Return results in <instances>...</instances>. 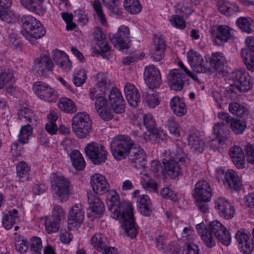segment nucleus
<instances>
[{
    "instance_id": "obj_32",
    "label": "nucleus",
    "mask_w": 254,
    "mask_h": 254,
    "mask_svg": "<svg viewBox=\"0 0 254 254\" xmlns=\"http://www.w3.org/2000/svg\"><path fill=\"white\" fill-rule=\"evenodd\" d=\"M167 79L172 89L176 91L182 89L184 83L183 77L178 69L171 70L167 76Z\"/></svg>"
},
{
    "instance_id": "obj_64",
    "label": "nucleus",
    "mask_w": 254,
    "mask_h": 254,
    "mask_svg": "<svg viewBox=\"0 0 254 254\" xmlns=\"http://www.w3.org/2000/svg\"><path fill=\"white\" fill-rule=\"evenodd\" d=\"M65 213L63 208L59 205L54 206L51 215L47 216L52 217L60 222H62L64 219Z\"/></svg>"
},
{
    "instance_id": "obj_8",
    "label": "nucleus",
    "mask_w": 254,
    "mask_h": 254,
    "mask_svg": "<svg viewBox=\"0 0 254 254\" xmlns=\"http://www.w3.org/2000/svg\"><path fill=\"white\" fill-rule=\"evenodd\" d=\"M160 167L158 161L154 160L151 163V168L148 173L147 168H145L141 173V184L146 191L149 192H156L158 190V185L150 177H157L162 173L160 172Z\"/></svg>"
},
{
    "instance_id": "obj_58",
    "label": "nucleus",
    "mask_w": 254,
    "mask_h": 254,
    "mask_svg": "<svg viewBox=\"0 0 254 254\" xmlns=\"http://www.w3.org/2000/svg\"><path fill=\"white\" fill-rule=\"evenodd\" d=\"M30 249L34 254H41L42 249V240L38 237H33L29 241Z\"/></svg>"
},
{
    "instance_id": "obj_54",
    "label": "nucleus",
    "mask_w": 254,
    "mask_h": 254,
    "mask_svg": "<svg viewBox=\"0 0 254 254\" xmlns=\"http://www.w3.org/2000/svg\"><path fill=\"white\" fill-rule=\"evenodd\" d=\"M230 126L235 134H242L247 127V123L244 120L233 118L231 120Z\"/></svg>"
},
{
    "instance_id": "obj_60",
    "label": "nucleus",
    "mask_w": 254,
    "mask_h": 254,
    "mask_svg": "<svg viewBox=\"0 0 254 254\" xmlns=\"http://www.w3.org/2000/svg\"><path fill=\"white\" fill-rule=\"evenodd\" d=\"M86 79V75L84 70L80 69L74 73L73 82L76 86L80 87L84 84Z\"/></svg>"
},
{
    "instance_id": "obj_7",
    "label": "nucleus",
    "mask_w": 254,
    "mask_h": 254,
    "mask_svg": "<svg viewBox=\"0 0 254 254\" xmlns=\"http://www.w3.org/2000/svg\"><path fill=\"white\" fill-rule=\"evenodd\" d=\"M73 132L78 138H85L89 135L92 122L89 115L85 112L75 114L71 121Z\"/></svg>"
},
{
    "instance_id": "obj_45",
    "label": "nucleus",
    "mask_w": 254,
    "mask_h": 254,
    "mask_svg": "<svg viewBox=\"0 0 254 254\" xmlns=\"http://www.w3.org/2000/svg\"><path fill=\"white\" fill-rule=\"evenodd\" d=\"M60 110L66 113H73L76 111V107L74 102L66 97L61 98L58 103Z\"/></svg>"
},
{
    "instance_id": "obj_1",
    "label": "nucleus",
    "mask_w": 254,
    "mask_h": 254,
    "mask_svg": "<svg viewBox=\"0 0 254 254\" xmlns=\"http://www.w3.org/2000/svg\"><path fill=\"white\" fill-rule=\"evenodd\" d=\"M110 81L107 74L100 72L97 75L96 86L90 89L89 96L91 100H96L95 108L99 116L104 120L109 121L112 119L111 110L115 113L121 114L125 110V102L118 88H113L108 100L105 97V93L110 87Z\"/></svg>"
},
{
    "instance_id": "obj_55",
    "label": "nucleus",
    "mask_w": 254,
    "mask_h": 254,
    "mask_svg": "<svg viewBox=\"0 0 254 254\" xmlns=\"http://www.w3.org/2000/svg\"><path fill=\"white\" fill-rule=\"evenodd\" d=\"M252 20L244 17H240L236 20V24L243 31L248 34L253 31L251 23Z\"/></svg>"
},
{
    "instance_id": "obj_56",
    "label": "nucleus",
    "mask_w": 254,
    "mask_h": 254,
    "mask_svg": "<svg viewBox=\"0 0 254 254\" xmlns=\"http://www.w3.org/2000/svg\"><path fill=\"white\" fill-rule=\"evenodd\" d=\"M177 14H173L169 19L171 26L178 29L183 30L186 27V23L185 19L181 16Z\"/></svg>"
},
{
    "instance_id": "obj_39",
    "label": "nucleus",
    "mask_w": 254,
    "mask_h": 254,
    "mask_svg": "<svg viewBox=\"0 0 254 254\" xmlns=\"http://www.w3.org/2000/svg\"><path fill=\"white\" fill-rule=\"evenodd\" d=\"M131 158V162L134 167L144 168L146 163V155L144 150L140 147L135 149Z\"/></svg>"
},
{
    "instance_id": "obj_53",
    "label": "nucleus",
    "mask_w": 254,
    "mask_h": 254,
    "mask_svg": "<svg viewBox=\"0 0 254 254\" xmlns=\"http://www.w3.org/2000/svg\"><path fill=\"white\" fill-rule=\"evenodd\" d=\"M167 243L168 240L164 236H159L156 239V246L159 249L164 251L165 252L178 250L179 248L177 244L173 248H172L170 245L167 244Z\"/></svg>"
},
{
    "instance_id": "obj_29",
    "label": "nucleus",
    "mask_w": 254,
    "mask_h": 254,
    "mask_svg": "<svg viewBox=\"0 0 254 254\" xmlns=\"http://www.w3.org/2000/svg\"><path fill=\"white\" fill-rule=\"evenodd\" d=\"M36 68L43 72L44 69L52 71L54 67V64L50 58L48 51H44L41 56L34 61Z\"/></svg>"
},
{
    "instance_id": "obj_28",
    "label": "nucleus",
    "mask_w": 254,
    "mask_h": 254,
    "mask_svg": "<svg viewBox=\"0 0 254 254\" xmlns=\"http://www.w3.org/2000/svg\"><path fill=\"white\" fill-rule=\"evenodd\" d=\"M126 99L130 106L136 107L140 103V96L137 88L131 83H127L124 87Z\"/></svg>"
},
{
    "instance_id": "obj_49",
    "label": "nucleus",
    "mask_w": 254,
    "mask_h": 254,
    "mask_svg": "<svg viewBox=\"0 0 254 254\" xmlns=\"http://www.w3.org/2000/svg\"><path fill=\"white\" fill-rule=\"evenodd\" d=\"M17 176L22 182L27 181L29 179L30 168L24 162H20L16 166Z\"/></svg>"
},
{
    "instance_id": "obj_24",
    "label": "nucleus",
    "mask_w": 254,
    "mask_h": 254,
    "mask_svg": "<svg viewBox=\"0 0 254 254\" xmlns=\"http://www.w3.org/2000/svg\"><path fill=\"white\" fill-rule=\"evenodd\" d=\"M160 164V171H162V174L168 176L172 179H175L177 178L180 174V168L178 163L175 161L174 160L171 159L169 156H167L164 158L163 160V163L164 167V172L162 171L161 169V164Z\"/></svg>"
},
{
    "instance_id": "obj_16",
    "label": "nucleus",
    "mask_w": 254,
    "mask_h": 254,
    "mask_svg": "<svg viewBox=\"0 0 254 254\" xmlns=\"http://www.w3.org/2000/svg\"><path fill=\"white\" fill-rule=\"evenodd\" d=\"M235 238L240 251L244 254H251L254 250V244L248 232L241 229L237 232Z\"/></svg>"
},
{
    "instance_id": "obj_5",
    "label": "nucleus",
    "mask_w": 254,
    "mask_h": 254,
    "mask_svg": "<svg viewBox=\"0 0 254 254\" xmlns=\"http://www.w3.org/2000/svg\"><path fill=\"white\" fill-rule=\"evenodd\" d=\"M52 192L54 197L61 202H65L69 198L70 182L60 172H53L50 176Z\"/></svg>"
},
{
    "instance_id": "obj_22",
    "label": "nucleus",
    "mask_w": 254,
    "mask_h": 254,
    "mask_svg": "<svg viewBox=\"0 0 254 254\" xmlns=\"http://www.w3.org/2000/svg\"><path fill=\"white\" fill-rule=\"evenodd\" d=\"M212 195L211 187L206 181L201 180L196 183L193 193L195 200L210 201Z\"/></svg>"
},
{
    "instance_id": "obj_36",
    "label": "nucleus",
    "mask_w": 254,
    "mask_h": 254,
    "mask_svg": "<svg viewBox=\"0 0 254 254\" xmlns=\"http://www.w3.org/2000/svg\"><path fill=\"white\" fill-rule=\"evenodd\" d=\"M20 3L27 9L39 15L43 16L47 10L45 5L39 4L36 0H20Z\"/></svg>"
},
{
    "instance_id": "obj_35",
    "label": "nucleus",
    "mask_w": 254,
    "mask_h": 254,
    "mask_svg": "<svg viewBox=\"0 0 254 254\" xmlns=\"http://www.w3.org/2000/svg\"><path fill=\"white\" fill-rule=\"evenodd\" d=\"M94 37L97 40L96 50L99 54L107 53L110 50L109 45L105 40V35L100 28L96 29Z\"/></svg>"
},
{
    "instance_id": "obj_50",
    "label": "nucleus",
    "mask_w": 254,
    "mask_h": 254,
    "mask_svg": "<svg viewBox=\"0 0 254 254\" xmlns=\"http://www.w3.org/2000/svg\"><path fill=\"white\" fill-rule=\"evenodd\" d=\"M124 6L127 12L132 14L139 13L142 9L139 0H125Z\"/></svg>"
},
{
    "instance_id": "obj_57",
    "label": "nucleus",
    "mask_w": 254,
    "mask_h": 254,
    "mask_svg": "<svg viewBox=\"0 0 254 254\" xmlns=\"http://www.w3.org/2000/svg\"><path fill=\"white\" fill-rule=\"evenodd\" d=\"M229 111L238 116H243L248 113V110L244 105L237 103H232L229 106Z\"/></svg>"
},
{
    "instance_id": "obj_44",
    "label": "nucleus",
    "mask_w": 254,
    "mask_h": 254,
    "mask_svg": "<svg viewBox=\"0 0 254 254\" xmlns=\"http://www.w3.org/2000/svg\"><path fill=\"white\" fill-rule=\"evenodd\" d=\"M210 64L212 67L217 70L227 63L226 57L221 52L213 53L209 59Z\"/></svg>"
},
{
    "instance_id": "obj_33",
    "label": "nucleus",
    "mask_w": 254,
    "mask_h": 254,
    "mask_svg": "<svg viewBox=\"0 0 254 254\" xmlns=\"http://www.w3.org/2000/svg\"><path fill=\"white\" fill-rule=\"evenodd\" d=\"M22 217V214L16 209H13L4 214L2 218V225L5 229H10L14 224L18 222Z\"/></svg>"
},
{
    "instance_id": "obj_9",
    "label": "nucleus",
    "mask_w": 254,
    "mask_h": 254,
    "mask_svg": "<svg viewBox=\"0 0 254 254\" xmlns=\"http://www.w3.org/2000/svg\"><path fill=\"white\" fill-rule=\"evenodd\" d=\"M187 61L193 71L196 73H207L210 72L207 60L199 52L193 49H190L187 53Z\"/></svg>"
},
{
    "instance_id": "obj_20",
    "label": "nucleus",
    "mask_w": 254,
    "mask_h": 254,
    "mask_svg": "<svg viewBox=\"0 0 254 254\" xmlns=\"http://www.w3.org/2000/svg\"><path fill=\"white\" fill-rule=\"evenodd\" d=\"M232 29L227 25L215 26L211 28V37L216 44L227 42L231 37Z\"/></svg>"
},
{
    "instance_id": "obj_11",
    "label": "nucleus",
    "mask_w": 254,
    "mask_h": 254,
    "mask_svg": "<svg viewBox=\"0 0 254 254\" xmlns=\"http://www.w3.org/2000/svg\"><path fill=\"white\" fill-rule=\"evenodd\" d=\"M166 217L171 220L175 226V232L178 233L177 237L183 241L189 242L193 240L194 237V233L193 229L190 226H186V223L184 221L180 220L178 217L174 215L171 212H165Z\"/></svg>"
},
{
    "instance_id": "obj_23",
    "label": "nucleus",
    "mask_w": 254,
    "mask_h": 254,
    "mask_svg": "<svg viewBox=\"0 0 254 254\" xmlns=\"http://www.w3.org/2000/svg\"><path fill=\"white\" fill-rule=\"evenodd\" d=\"M90 185L93 191L99 195L104 194L110 188L106 177L99 173H95L91 177Z\"/></svg>"
},
{
    "instance_id": "obj_13",
    "label": "nucleus",
    "mask_w": 254,
    "mask_h": 254,
    "mask_svg": "<svg viewBox=\"0 0 254 254\" xmlns=\"http://www.w3.org/2000/svg\"><path fill=\"white\" fill-rule=\"evenodd\" d=\"M85 213L81 204H75L69 209L67 217V225L69 230H77L84 220Z\"/></svg>"
},
{
    "instance_id": "obj_38",
    "label": "nucleus",
    "mask_w": 254,
    "mask_h": 254,
    "mask_svg": "<svg viewBox=\"0 0 254 254\" xmlns=\"http://www.w3.org/2000/svg\"><path fill=\"white\" fill-rule=\"evenodd\" d=\"M188 140L191 150L194 153H200L203 151L204 143L200 137L198 132L190 134Z\"/></svg>"
},
{
    "instance_id": "obj_3",
    "label": "nucleus",
    "mask_w": 254,
    "mask_h": 254,
    "mask_svg": "<svg viewBox=\"0 0 254 254\" xmlns=\"http://www.w3.org/2000/svg\"><path fill=\"white\" fill-rule=\"evenodd\" d=\"M228 92L237 93L239 91H248L253 86V79L249 74L242 70H236L230 73L224 74Z\"/></svg>"
},
{
    "instance_id": "obj_48",
    "label": "nucleus",
    "mask_w": 254,
    "mask_h": 254,
    "mask_svg": "<svg viewBox=\"0 0 254 254\" xmlns=\"http://www.w3.org/2000/svg\"><path fill=\"white\" fill-rule=\"evenodd\" d=\"M44 219L45 230L48 234L55 233L59 230L61 222L48 216Z\"/></svg>"
},
{
    "instance_id": "obj_52",
    "label": "nucleus",
    "mask_w": 254,
    "mask_h": 254,
    "mask_svg": "<svg viewBox=\"0 0 254 254\" xmlns=\"http://www.w3.org/2000/svg\"><path fill=\"white\" fill-rule=\"evenodd\" d=\"M241 56L247 69L251 71H254V55L245 49L242 50Z\"/></svg>"
},
{
    "instance_id": "obj_51",
    "label": "nucleus",
    "mask_w": 254,
    "mask_h": 254,
    "mask_svg": "<svg viewBox=\"0 0 254 254\" xmlns=\"http://www.w3.org/2000/svg\"><path fill=\"white\" fill-rule=\"evenodd\" d=\"M32 128L29 125L21 127L18 135V140L22 144H27L32 134Z\"/></svg>"
},
{
    "instance_id": "obj_15",
    "label": "nucleus",
    "mask_w": 254,
    "mask_h": 254,
    "mask_svg": "<svg viewBox=\"0 0 254 254\" xmlns=\"http://www.w3.org/2000/svg\"><path fill=\"white\" fill-rule=\"evenodd\" d=\"M89 209L88 216L93 220L99 218L105 211V206L103 201L96 195L88 194Z\"/></svg>"
},
{
    "instance_id": "obj_47",
    "label": "nucleus",
    "mask_w": 254,
    "mask_h": 254,
    "mask_svg": "<svg viewBox=\"0 0 254 254\" xmlns=\"http://www.w3.org/2000/svg\"><path fill=\"white\" fill-rule=\"evenodd\" d=\"M106 237L100 233H95L91 239L92 246L100 252L106 247Z\"/></svg>"
},
{
    "instance_id": "obj_62",
    "label": "nucleus",
    "mask_w": 254,
    "mask_h": 254,
    "mask_svg": "<svg viewBox=\"0 0 254 254\" xmlns=\"http://www.w3.org/2000/svg\"><path fill=\"white\" fill-rule=\"evenodd\" d=\"M143 123L150 133L156 128V123L153 116L150 114H145L143 116Z\"/></svg>"
},
{
    "instance_id": "obj_17",
    "label": "nucleus",
    "mask_w": 254,
    "mask_h": 254,
    "mask_svg": "<svg viewBox=\"0 0 254 254\" xmlns=\"http://www.w3.org/2000/svg\"><path fill=\"white\" fill-rule=\"evenodd\" d=\"M214 208L219 215L225 219L232 218L235 213V209L232 203L223 197L217 198L214 203Z\"/></svg>"
},
{
    "instance_id": "obj_40",
    "label": "nucleus",
    "mask_w": 254,
    "mask_h": 254,
    "mask_svg": "<svg viewBox=\"0 0 254 254\" xmlns=\"http://www.w3.org/2000/svg\"><path fill=\"white\" fill-rule=\"evenodd\" d=\"M120 221L125 223V230L127 235L131 239L135 238L138 233V231L135 227L134 217H133V211H132L131 218H121V219H117Z\"/></svg>"
},
{
    "instance_id": "obj_27",
    "label": "nucleus",
    "mask_w": 254,
    "mask_h": 254,
    "mask_svg": "<svg viewBox=\"0 0 254 254\" xmlns=\"http://www.w3.org/2000/svg\"><path fill=\"white\" fill-rule=\"evenodd\" d=\"M229 154L238 169H241L245 167V156L242 148L238 146H234L230 148Z\"/></svg>"
},
{
    "instance_id": "obj_10",
    "label": "nucleus",
    "mask_w": 254,
    "mask_h": 254,
    "mask_svg": "<svg viewBox=\"0 0 254 254\" xmlns=\"http://www.w3.org/2000/svg\"><path fill=\"white\" fill-rule=\"evenodd\" d=\"M32 89L38 99L49 103L57 101L58 95L56 89L48 84L42 82H35Z\"/></svg>"
},
{
    "instance_id": "obj_31",
    "label": "nucleus",
    "mask_w": 254,
    "mask_h": 254,
    "mask_svg": "<svg viewBox=\"0 0 254 254\" xmlns=\"http://www.w3.org/2000/svg\"><path fill=\"white\" fill-rule=\"evenodd\" d=\"M137 208L139 213L145 216L151 215L152 202L149 196L141 194L138 196L136 201Z\"/></svg>"
},
{
    "instance_id": "obj_59",
    "label": "nucleus",
    "mask_w": 254,
    "mask_h": 254,
    "mask_svg": "<svg viewBox=\"0 0 254 254\" xmlns=\"http://www.w3.org/2000/svg\"><path fill=\"white\" fill-rule=\"evenodd\" d=\"M93 7L96 12L97 16L100 21L101 24L104 26H107L108 23L105 14L102 11L100 2L99 0L94 1L93 3Z\"/></svg>"
},
{
    "instance_id": "obj_30",
    "label": "nucleus",
    "mask_w": 254,
    "mask_h": 254,
    "mask_svg": "<svg viewBox=\"0 0 254 254\" xmlns=\"http://www.w3.org/2000/svg\"><path fill=\"white\" fill-rule=\"evenodd\" d=\"M224 181L223 183L224 185H227L229 188L236 190L240 189L242 186L241 178L233 169H229L226 172Z\"/></svg>"
},
{
    "instance_id": "obj_2",
    "label": "nucleus",
    "mask_w": 254,
    "mask_h": 254,
    "mask_svg": "<svg viewBox=\"0 0 254 254\" xmlns=\"http://www.w3.org/2000/svg\"><path fill=\"white\" fill-rule=\"evenodd\" d=\"M105 201L114 219L125 218L127 216L131 218L132 211L134 210L133 203L129 200H124L121 203L120 195L116 190H107Z\"/></svg>"
},
{
    "instance_id": "obj_34",
    "label": "nucleus",
    "mask_w": 254,
    "mask_h": 254,
    "mask_svg": "<svg viewBox=\"0 0 254 254\" xmlns=\"http://www.w3.org/2000/svg\"><path fill=\"white\" fill-rule=\"evenodd\" d=\"M153 46V49L151 52V57L154 60L159 61L163 57L166 48L164 39L160 37H154Z\"/></svg>"
},
{
    "instance_id": "obj_26",
    "label": "nucleus",
    "mask_w": 254,
    "mask_h": 254,
    "mask_svg": "<svg viewBox=\"0 0 254 254\" xmlns=\"http://www.w3.org/2000/svg\"><path fill=\"white\" fill-rule=\"evenodd\" d=\"M13 81L14 73L12 70L7 69L0 72V89L5 87L7 92L13 94L15 90Z\"/></svg>"
},
{
    "instance_id": "obj_46",
    "label": "nucleus",
    "mask_w": 254,
    "mask_h": 254,
    "mask_svg": "<svg viewBox=\"0 0 254 254\" xmlns=\"http://www.w3.org/2000/svg\"><path fill=\"white\" fill-rule=\"evenodd\" d=\"M144 138L146 141H152L155 143L161 141L165 140L167 139V134L162 130H159L155 128L153 131L150 133H145Z\"/></svg>"
},
{
    "instance_id": "obj_6",
    "label": "nucleus",
    "mask_w": 254,
    "mask_h": 254,
    "mask_svg": "<svg viewBox=\"0 0 254 254\" xmlns=\"http://www.w3.org/2000/svg\"><path fill=\"white\" fill-rule=\"evenodd\" d=\"M133 141L128 136L120 135L112 139L110 143L111 152L117 160L124 159L130 153Z\"/></svg>"
},
{
    "instance_id": "obj_14",
    "label": "nucleus",
    "mask_w": 254,
    "mask_h": 254,
    "mask_svg": "<svg viewBox=\"0 0 254 254\" xmlns=\"http://www.w3.org/2000/svg\"><path fill=\"white\" fill-rule=\"evenodd\" d=\"M129 28L125 25H121L117 32L111 37V41L113 45L120 51L128 48L127 41L129 38Z\"/></svg>"
},
{
    "instance_id": "obj_4",
    "label": "nucleus",
    "mask_w": 254,
    "mask_h": 254,
    "mask_svg": "<svg viewBox=\"0 0 254 254\" xmlns=\"http://www.w3.org/2000/svg\"><path fill=\"white\" fill-rule=\"evenodd\" d=\"M21 22V33L31 44H35L37 40L45 36V28L41 22L34 17L29 15L23 16Z\"/></svg>"
},
{
    "instance_id": "obj_43",
    "label": "nucleus",
    "mask_w": 254,
    "mask_h": 254,
    "mask_svg": "<svg viewBox=\"0 0 254 254\" xmlns=\"http://www.w3.org/2000/svg\"><path fill=\"white\" fill-rule=\"evenodd\" d=\"M218 9L221 13L227 16H230L239 11L236 4L222 0L218 2Z\"/></svg>"
},
{
    "instance_id": "obj_42",
    "label": "nucleus",
    "mask_w": 254,
    "mask_h": 254,
    "mask_svg": "<svg viewBox=\"0 0 254 254\" xmlns=\"http://www.w3.org/2000/svg\"><path fill=\"white\" fill-rule=\"evenodd\" d=\"M69 156L74 168L77 170H82L84 168L86 163L79 151L77 150H72Z\"/></svg>"
},
{
    "instance_id": "obj_41",
    "label": "nucleus",
    "mask_w": 254,
    "mask_h": 254,
    "mask_svg": "<svg viewBox=\"0 0 254 254\" xmlns=\"http://www.w3.org/2000/svg\"><path fill=\"white\" fill-rule=\"evenodd\" d=\"M198 234L208 247H212L215 244L214 240L211 233L208 232L206 227L203 222H201L196 226Z\"/></svg>"
},
{
    "instance_id": "obj_12",
    "label": "nucleus",
    "mask_w": 254,
    "mask_h": 254,
    "mask_svg": "<svg viewBox=\"0 0 254 254\" xmlns=\"http://www.w3.org/2000/svg\"><path fill=\"white\" fill-rule=\"evenodd\" d=\"M86 157L94 164L98 165L105 161L107 152L102 144L91 142L88 143L84 148Z\"/></svg>"
},
{
    "instance_id": "obj_63",
    "label": "nucleus",
    "mask_w": 254,
    "mask_h": 254,
    "mask_svg": "<svg viewBox=\"0 0 254 254\" xmlns=\"http://www.w3.org/2000/svg\"><path fill=\"white\" fill-rule=\"evenodd\" d=\"M168 129L169 132L175 137H178L180 135V132L179 129V125L177 122L173 119H170L167 123Z\"/></svg>"
},
{
    "instance_id": "obj_18",
    "label": "nucleus",
    "mask_w": 254,
    "mask_h": 254,
    "mask_svg": "<svg viewBox=\"0 0 254 254\" xmlns=\"http://www.w3.org/2000/svg\"><path fill=\"white\" fill-rule=\"evenodd\" d=\"M144 78L149 88H158L161 83L160 71L152 64L145 67L144 71Z\"/></svg>"
},
{
    "instance_id": "obj_61",
    "label": "nucleus",
    "mask_w": 254,
    "mask_h": 254,
    "mask_svg": "<svg viewBox=\"0 0 254 254\" xmlns=\"http://www.w3.org/2000/svg\"><path fill=\"white\" fill-rule=\"evenodd\" d=\"M160 194L163 198L173 202H176L178 200L177 194L168 187L162 188L160 191Z\"/></svg>"
},
{
    "instance_id": "obj_25",
    "label": "nucleus",
    "mask_w": 254,
    "mask_h": 254,
    "mask_svg": "<svg viewBox=\"0 0 254 254\" xmlns=\"http://www.w3.org/2000/svg\"><path fill=\"white\" fill-rule=\"evenodd\" d=\"M52 54L53 60L59 68L66 72L71 69V63L64 52L56 49L53 51Z\"/></svg>"
},
{
    "instance_id": "obj_19",
    "label": "nucleus",
    "mask_w": 254,
    "mask_h": 254,
    "mask_svg": "<svg viewBox=\"0 0 254 254\" xmlns=\"http://www.w3.org/2000/svg\"><path fill=\"white\" fill-rule=\"evenodd\" d=\"M218 117L222 122L214 125L213 134L218 139L219 144H225L227 141V137L225 135L224 131L227 127L226 124L229 120V116L228 113L221 112L218 114Z\"/></svg>"
},
{
    "instance_id": "obj_21",
    "label": "nucleus",
    "mask_w": 254,
    "mask_h": 254,
    "mask_svg": "<svg viewBox=\"0 0 254 254\" xmlns=\"http://www.w3.org/2000/svg\"><path fill=\"white\" fill-rule=\"evenodd\" d=\"M209 228L217 238L220 243L226 246H229L231 241V237L228 230L218 221H212Z\"/></svg>"
},
{
    "instance_id": "obj_37",
    "label": "nucleus",
    "mask_w": 254,
    "mask_h": 254,
    "mask_svg": "<svg viewBox=\"0 0 254 254\" xmlns=\"http://www.w3.org/2000/svg\"><path fill=\"white\" fill-rule=\"evenodd\" d=\"M170 107L174 114L179 117L185 115L187 112V109L183 99L179 96H175L170 101Z\"/></svg>"
}]
</instances>
